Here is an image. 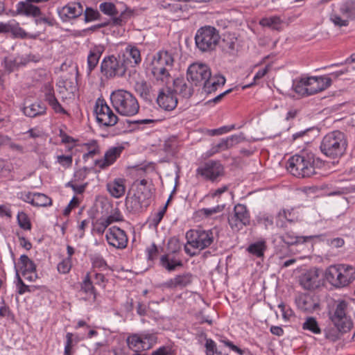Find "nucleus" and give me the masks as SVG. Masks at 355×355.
Returning a JSON list of instances; mask_svg holds the SVG:
<instances>
[{
  "label": "nucleus",
  "mask_w": 355,
  "mask_h": 355,
  "mask_svg": "<svg viewBox=\"0 0 355 355\" xmlns=\"http://www.w3.org/2000/svg\"><path fill=\"white\" fill-rule=\"evenodd\" d=\"M218 31L211 26L199 28L195 35L197 48L202 52H208L216 49L220 41Z\"/></svg>",
  "instance_id": "obj_7"
},
{
  "label": "nucleus",
  "mask_w": 355,
  "mask_h": 355,
  "mask_svg": "<svg viewBox=\"0 0 355 355\" xmlns=\"http://www.w3.org/2000/svg\"><path fill=\"white\" fill-rule=\"evenodd\" d=\"M293 90L301 96H309V86L306 78L295 80L292 86Z\"/></svg>",
  "instance_id": "obj_37"
},
{
  "label": "nucleus",
  "mask_w": 355,
  "mask_h": 355,
  "mask_svg": "<svg viewBox=\"0 0 355 355\" xmlns=\"http://www.w3.org/2000/svg\"><path fill=\"white\" fill-rule=\"evenodd\" d=\"M161 264L168 271L175 270L177 266H182V262L175 259H169L168 255H163L160 259Z\"/></svg>",
  "instance_id": "obj_39"
},
{
  "label": "nucleus",
  "mask_w": 355,
  "mask_h": 355,
  "mask_svg": "<svg viewBox=\"0 0 355 355\" xmlns=\"http://www.w3.org/2000/svg\"><path fill=\"white\" fill-rule=\"evenodd\" d=\"M174 64L173 55L167 51L156 53L150 62V71L157 80L166 81L170 78V71Z\"/></svg>",
  "instance_id": "obj_6"
},
{
  "label": "nucleus",
  "mask_w": 355,
  "mask_h": 355,
  "mask_svg": "<svg viewBox=\"0 0 355 355\" xmlns=\"http://www.w3.org/2000/svg\"><path fill=\"white\" fill-rule=\"evenodd\" d=\"M57 162L64 167L69 168L72 165V155H58L57 156Z\"/></svg>",
  "instance_id": "obj_61"
},
{
  "label": "nucleus",
  "mask_w": 355,
  "mask_h": 355,
  "mask_svg": "<svg viewBox=\"0 0 355 355\" xmlns=\"http://www.w3.org/2000/svg\"><path fill=\"white\" fill-rule=\"evenodd\" d=\"M46 0H26V1H19L16 5V11L15 15H24L26 17H37L41 15V11L39 7L33 5V3H40Z\"/></svg>",
  "instance_id": "obj_19"
},
{
  "label": "nucleus",
  "mask_w": 355,
  "mask_h": 355,
  "mask_svg": "<svg viewBox=\"0 0 355 355\" xmlns=\"http://www.w3.org/2000/svg\"><path fill=\"white\" fill-rule=\"evenodd\" d=\"M45 101L51 105L53 110L57 113L66 114V110L62 107L55 96L53 89L49 88L45 93Z\"/></svg>",
  "instance_id": "obj_34"
},
{
  "label": "nucleus",
  "mask_w": 355,
  "mask_h": 355,
  "mask_svg": "<svg viewBox=\"0 0 355 355\" xmlns=\"http://www.w3.org/2000/svg\"><path fill=\"white\" fill-rule=\"evenodd\" d=\"M71 259L65 258L58 264L57 268L60 273L67 274L71 268Z\"/></svg>",
  "instance_id": "obj_55"
},
{
  "label": "nucleus",
  "mask_w": 355,
  "mask_h": 355,
  "mask_svg": "<svg viewBox=\"0 0 355 355\" xmlns=\"http://www.w3.org/2000/svg\"><path fill=\"white\" fill-rule=\"evenodd\" d=\"M90 259L94 269L105 270L108 268L106 261L101 255H93Z\"/></svg>",
  "instance_id": "obj_44"
},
{
  "label": "nucleus",
  "mask_w": 355,
  "mask_h": 355,
  "mask_svg": "<svg viewBox=\"0 0 355 355\" xmlns=\"http://www.w3.org/2000/svg\"><path fill=\"white\" fill-rule=\"evenodd\" d=\"M297 308L305 313H313L320 309L319 300L315 295L301 294L295 298Z\"/></svg>",
  "instance_id": "obj_16"
},
{
  "label": "nucleus",
  "mask_w": 355,
  "mask_h": 355,
  "mask_svg": "<svg viewBox=\"0 0 355 355\" xmlns=\"http://www.w3.org/2000/svg\"><path fill=\"white\" fill-rule=\"evenodd\" d=\"M193 281V275L189 273H184L175 276L174 278L162 284V286L168 288H184L191 284Z\"/></svg>",
  "instance_id": "obj_23"
},
{
  "label": "nucleus",
  "mask_w": 355,
  "mask_h": 355,
  "mask_svg": "<svg viewBox=\"0 0 355 355\" xmlns=\"http://www.w3.org/2000/svg\"><path fill=\"white\" fill-rule=\"evenodd\" d=\"M211 70L207 64L193 63L187 69V80L196 86L207 81L211 78Z\"/></svg>",
  "instance_id": "obj_13"
},
{
  "label": "nucleus",
  "mask_w": 355,
  "mask_h": 355,
  "mask_svg": "<svg viewBox=\"0 0 355 355\" xmlns=\"http://www.w3.org/2000/svg\"><path fill=\"white\" fill-rule=\"evenodd\" d=\"M135 89L139 96L146 101H151L154 98L152 87L146 81L137 83Z\"/></svg>",
  "instance_id": "obj_31"
},
{
  "label": "nucleus",
  "mask_w": 355,
  "mask_h": 355,
  "mask_svg": "<svg viewBox=\"0 0 355 355\" xmlns=\"http://www.w3.org/2000/svg\"><path fill=\"white\" fill-rule=\"evenodd\" d=\"M17 222L19 227L25 230H30L31 229V224L28 216L23 211L19 212L17 214Z\"/></svg>",
  "instance_id": "obj_53"
},
{
  "label": "nucleus",
  "mask_w": 355,
  "mask_h": 355,
  "mask_svg": "<svg viewBox=\"0 0 355 355\" xmlns=\"http://www.w3.org/2000/svg\"><path fill=\"white\" fill-rule=\"evenodd\" d=\"M125 182L123 178H116L107 184V189L112 197L119 198L125 192Z\"/></svg>",
  "instance_id": "obj_27"
},
{
  "label": "nucleus",
  "mask_w": 355,
  "mask_h": 355,
  "mask_svg": "<svg viewBox=\"0 0 355 355\" xmlns=\"http://www.w3.org/2000/svg\"><path fill=\"white\" fill-rule=\"evenodd\" d=\"M83 12V6L77 1L70 2L58 10V15L63 21L76 19L80 17Z\"/></svg>",
  "instance_id": "obj_18"
},
{
  "label": "nucleus",
  "mask_w": 355,
  "mask_h": 355,
  "mask_svg": "<svg viewBox=\"0 0 355 355\" xmlns=\"http://www.w3.org/2000/svg\"><path fill=\"white\" fill-rule=\"evenodd\" d=\"M245 137H243V134L240 135H234L230 137H228L225 139H224L226 148L227 149H230L234 146L235 145L241 143V141H244Z\"/></svg>",
  "instance_id": "obj_52"
},
{
  "label": "nucleus",
  "mask_w": 355,
  "mask_h": 355,
  "mask_svg": "<svg viewBox=\"0 0 355 355\" xmlns=\"http://www.w3.org/2000/svg\"><path fill=\"white\" fill-rule=\"evenodd\" d=\"M157 103L162 109L171 111L175 109L178 104L175 94L169 88H164L159 92Z\"/></svg>",
  "instance_id": "obj_17"
},
{
  "label": "nucleus",
  "mask_w": 355,
  "mask_h": 355,
  "mask_svg": "<svg viewBox=\"0 0 355 355\" xmlns=\"http://www.w3.org/2000/svg\"><path fill=\"white\" fill-rule=\"evenodd\" d=\"M318 159L311 153L302 152L288 159V170L298 178H308L315 173V164Z\"/></svg>",
  "instance_id": "obj_2"
},
{
  "label": "nucleus",
  "mask_w": 355,
  "mask_h": 355,
  "mask_svg": "<svg viewBox=\"0 0 355 355\" xmlns=\"http://www.w3.org/2000/svg\"><path fill=\"white\" fill-rule=\"evenodd\" d=\"M74 352L75 351L73 349V334L69 332L66 334L64 355H73Z\"/></svg>",
  "instance_id": "obj_56"
},
{
  "label": "nucleus",
  "mask_w": 355,
  "mask_h": 355,
  "mask_svg": "<svg viewBox=\"0 0 355 355\" xmlns=\"http://www.w3.org/2000/svg\"><path fill=\"white\" fill-rule=\"evenodd\" d=\"M84 12L85 21H91L98 19L101 15L98 10H94L91 8H87Z\"/></svg>",
  "instance_id": "obj_59"
},
{
  "label": "nucleus",
  "mask_w": 355,
  "mask_h": 355,
  "mask_svg": "<svg viewBox=\"0 0 355 355\" xmlns=\"http://www.w3.org/2000/svg\"><path fill=\"white\" fill-rule=\"evenodd\" d=\"M84 146H86L87 150H88L87 153L83 155V159L85 160L89 157H93L94 155L100 153L99 146L95 140H92L89 143L85 144Z\"/></svg>",
  "instance_id": "obj_43"
},
{
  "label": "nucleus",
  "mask_w": 355,
  "mask_h": 355,
  "mask_svg": "<svg viewBox=\"0 0 355 355\" xmlns=\"http://www.w3.org/2000/svg\"><path fill=\"white\" fill-rule=\"evenodd\" d=\"M87 174V168L85 167L77 170L74 173V175H73L75 181L84 180L86 178Z\"/></svg>",
  "instance_id": "obj_63"
},
{
  "label": "nucleus",
  "mask_w": 355,
  "mask_h": 355,
  "mask_svg": "<svg viewBox=\"0 0 355 355\" xmlns=\"http://www.w3.org/2000/svg\"><path fill=\"white\" fill-rule=\"evenodd\" d=\"M127 65L124 60L117 59L114 55L105 57L101 63V71L107 78L125 75Z\"/></svg>",
  "instance_id": "obj_9"
},
{
  "label": "nucleus",
  "mask_w": 355,
  "mask_h": 355,
  "mask_svg": "<svg viewBox=\"0 0 355 355\" xmlns=\"http://www.w3.org/2000/svg\"><path fill=\"white\" fill-rule=\"evenodd\" d=\"M324 275L334 288H344L355 280V267L348 264L331 265L326 269Z\"/></svg>",
  "instance_id": "obj_1"
},
{
  "label": "nucleus",
  "mask_w": 355,
  "mask_h": 355,
  "mask_svg": "<svg viewBox=\"0 0 355 355\" xmlns=\"http://www.w3.org/2000/svg\"><path fill=\"white\" fill-rule=\"evenodd\" d=\"M314 236H297L293 232H287L279 236L281 241L288 246L303 243L312 239Z\"/></svg>",
  "instance_id": "obj_32"
},
{
  "label": "nucleus",
  "mask_w": 355,
  "mask_h": 355,
  "mask_svg": "<svg viewBox=\"0 0 355 355\" xmlns=\"http://www.w3.org/2000/svg\"><path fill=\"white\" fill-rule=\"evenodd\" d=\"M318 272L315 269H311L300 277V285L306 290H311L318 286Z\"/></svg>",
  "instance_id": "obj_25"
},
{
  "label": "nucleus",
  "mask_w": 355,
  "mask_h": 355,
  "mask_svg": "<svg viewBox=\"0 0 355 355\" xmlns=\"http://www.w3.org/2000/svg\"><path fill=\"white\" fill-rule=\"evenodd\" d=\"M231 229L239 231L250 223V215L247 207L242 204L234 206L233 212L228 217Z\"/></svg>",
  "instance_id": "obj_11"
},
{
  "label": "nucleus",
  "mask_w": 355,
  "mask_h": 355,
  "mask_svg": "<svg viewBox=\"0 0 355 355\" xmlns=\"http://www.w3.org/2000/svg\"><path fill=\"white\" fill-rule=\"evenodd\" d=\"M237 39L232 35H226L222 41V48L227 53H232L236 49Z\"/></svg>",
  "instance_id": "obj_40"
},
{
  "label": "nucleus",
  "mask_w": 355,
  "mask_h": 355,
  "mask_svg": "<svg viewBox=\"0 0 355 355\" xmlns=\"http://www.w3.org/2000/svg\"><path fill=\"white\" fill-rule=\"evenodd\" d=\"M225 83V78L223 76L217 74L211 78L204 83V90L207 94H211L217 90L218 87L224 85Z\"/></svg>",
  "instance_id": "obj_28"
},
{
  "label": "nucleus",
  "mask_w": 355,
  "mask_h": 355,
  "mask_svg": "<svg viewBox=\"0 0 355 355\" xmlns=\"http://www.w3.org/2000/svg\"><path fill=\"white\" fill-rule=\"evenodd\" d=\"M347 307L348 303L346 301L338 300L336 301L334 308L329 312L334 326L339 327L344 331H349L353 326L350 317L347 315Z\"/></svg>",
  "instance_id": "obj_8"
},
{
  "label": "nucleus",
  "mask_w": 355,
  "mask_h": 355,
  "mask_svg": "<svg viewBox=\"0 0 355 355\" xmlns=\"http://www.w3.org/2000/svg\"><path fill=\"white\" fill-rule=\"evenodd\" d=\"M130 15V10H125L122 12L119 17H114L113 18V22L116 25H122L123 23L126 22Z\"/></svg>",
  "instance_id": "obj_60"
},
{
  "label": "nucleus",
  "mask_w": 355,
  "mask_h": 355,
  "mask_svg": "<svg viewBox=\"0 0 355 355\" xmlns=\"http://www.w3.org/2000/svg\"><path fill=\"white\" fill-rule=\"evenodd\" d=\"M52 200L50 198L43 193H36L35 197L34 206L37 207H46L51 205Z\"/></svg>",
  "instance_id": "obj_51"
},
{
  "label": "nucleus",
  "mask_w": 355,
  "mask_h": 355,
  "mask_svg": "<svg viewBox=\"0 0 355 355\" xmlns=\"http://www.w3.org/2000/svg\"><path fill=\"white\" fill-rule=\"evenodd\" d=\"M309 86V96L322 92L328 88L331 84V78L327 76L306 78Z\"/></svg>",
  "instance_id": "obj_20"
},
{
  "label": "nucleus",
  "mask_w": 355,
  "mask_h": 355,
  "mask_svg": "<svg viewBox=\"0 0 355 355\" xmlns=\"http://www.w3.org/2000/svg\"><path fill=\"white\" fill-rule=\"evenodd\" d=\"M282 23V19L278 16H272L263 17L259 21V24L263 27H268L273 30H279V26Z\"/></svg>",
  "instance_id": "obj_36"
},
{
  "label": "nucleus",
  "mask_w": 355,
  "mask_h": 355,
  "mask_svg": "<svg viewBox=\"0 0 355 355\" xmlns=\"http://www.w3.org/2000/svg\"><path fill=\"white\" fill-rule=\"evenodd\" d=\"M99 9L104 14L110 16H116L118 11L115 5L110 2H104L100 4Z\"/></svg>",
  "instance_id": "obj_49"
},
{
  "label": "nucleus",
  "mask_w": 355,
  "mask_h": 355,
  "mask_svg": "<svg viewBox=\"0 0 355 355\" xmlns=\"http://www.w3.org/2000/svg\"><path fill=\"white\" fill-rule=\"evenodd\" d=\"M206 354L214 355L216 352V344L211 339H207L205 343Z\"/></svg>",
  "instance_id": "obj_64"
},
{
  "label": "nucleus",
  "mask_w": 355,
  "mask_h": 355,
  "mask_svg": "<svg viewBox=\"0 0 355 355\" xmlns=\"http://www.w3.org/2000/svg\"><path fill=\"white\" fill-rule=\"evenodd\" d=\"M266 250V245L264 241L255 242L250 244L248 248V251L257 257L263 256L264 251Z\"/></svg>",
  "instance_id": "obj_38"
},
{
  "label": "nucleus",
  "mask_w": 355,
  "mask_h": 355,
  "mask_svg": "<svg viewBox=\"0 0 355 355\" xmlns=\"http://www.w3.org/2000/svg\"><path fill=\"white\" fill-rule=\"evenodd\" d=\"M193 84L187 82L184 78H176L173 81L174 93L178 94L182 98H189L193 94Z\"/></svg>",
  "instance_id": "obj_21"
},
{
  "label": "nucleus",
  "mask_w": 355,
  "mask_h": 355,
  "mask_svg": "<svg viewBox=\"0 0 355 355\" xmlns=\"http://www.w3.org/2000/svg\"><path fill=\"white\" fill-rule=\"evenodd\" d=\"M16 277L17 279L16 286L19 295H23L26 292L31 293L34 291L35 286H28L26 285L21 279L17 270H16Z\"/></svg>",
  "instance_id": "obj_47"
},
{
  "label": "nucleus",
  "mask_w": 355,
  "mask_h": 355,
  "mask_svg": "<svg viewBox=\"0 0 355 355\" xmlns=\"http://www.w3.org/2000/svg\"><path fill=\"white\" fill-rule=\"evenodd\" d=\"M104 47L101 45L91 48L87 56V74L89 75L97 66L99 59L104 52Z\"/></svg>",
  "instance_id": "obj_26"
},
{
  "label": "nucleus",
  "mask_w": 355,
  "mask_h": 355,
  "mask_svg": "<svg viewBox=\"0 0 355 355\" xmlns=\"http://www.w3.org/2000/svg\"><path fill=\"white\" fill-rule=\"evenodd\" d=\"M123 150V146L111 147L105 152L104 159L96 160V164L101 168H105V167L110 166L120 156Z\"/></svg>",
  "instance_id": "obj_22"
},
{
  "label": "nucleus",
  "mask_w": 355,
  "mask_h": 355,
  "mask_svg": "<svg viewBox=\"0 0 355 355\" xmlns=\"http://www.w3.org/2000/svg\"><path fill=\"white\" fill-rule=\"evenodd\" d=\"M197 175L206 180L214 181L223 173V167L218 162L210 161L197 168Z\"/></svg>",
  "instance_id": "obj_15"
},
{
  "label": "nucleus",
  "mask_w": 355,
  "mask_h": 355,
  "mask_svg": "<svg viewBox=\"0 0 355 355\" xmlns=\"http://www.w3.org/2000/svg\"><path fill=\"white\" fill-rule=\"evenodd\" d=\"M299 214L294 211L293 209H282L277 214L276 225L277 227L284 228L286 227V221L293 223L299 220Z\"/></svg>",
  "instance_id": "obj_24"
},
{
  "label": "nucleus",
  "mask_w": 355,
  "mask_h": 355,
  "mask_svg": "<svg viewBox=\"0 0 355 355\" xmlns=\"http://www.w3.org/2000/svg\"><path fill=\"white\" fill-rule=\"evenodd\" d=\"M9 33H11L15 37L24 39L27 37L26 31L19 26V23L15 21H11Z\"/></svg>",
  "instance_id": "obj_46"
},
{
  "label": "nucleus",
  "mask_w": 355,
  "mask_h": 355,
  "mask_svg": "<svg viewBox=\"0 0 355 355\" xmlns=\"http://www.w3.org/2000/svg\"><path fill=\"white\" fill-rule=\"evenodd\" d=\"M112 104L116 111L121 115L132 116L138 113L139 103L135 96L125 89H117L110 95Z\"/></svg>",
  "instance_id": "obj_3"
},
{
  "label": "nucleus",
  "mask_w": 355,
  "mask_h": 355,
  "mask_svg": "<svg viewBox=\"0 0 355 355\" xmlns=\"http://www.w3.org/2000/svg\"><path fill=\"white\" fill-rule=\"evenodd\" d=\"M28 60L21 57L13 58L12 56L6 57L3 59L2 65L5 70L8 73H11L20 66H24Z\"/></svg>",
  "instance_id": "obj_29"
},
{
  "label": "nucleus",
  "mask_w": 355,
  "mask_h": 355,
  "mask_svg": "<svg viewBox=\"0 0 355 355\" xmlns=\"http://www.w3.org/2000/svg\"><path fill=\"white\" fill-rule=\"evenodd\" d=\"M187 243L191 247L203 250L211 245L214 240L212 230H191L187 232Z\"/></svg>",
  "instance_id": "obj_10"
},
{
  "label": "nucleus",
  "mask_w": 355,
  "mask_h": 355,
  "mask_svg": "<svg viewBox=\"0 0 355 355\" xmlns=\"http://www.w3.org/2000/svg\"><path fill=\"white\" fill-rule=\"evenodd\" d=\"M125 53L127 54V60L132 58L134 60L135 64H138L140 63L141 54L139 50L134 46H128L125 49Z\"/></svg>",
  "instance_id": "obj_48"
},
{
  "label": "nucleus",
  "mask_w": 355,
  "mask_h": 355,
  "mask_svg": "<svg viewBox=\"0 0 355 355\" xmlns=\"http://www.w3.org/2000/svg\"><path fill=\"white\" fill-rule=\"evenodd\" d=\"M146 184L147 180L145 179L134 182V193L132 196L129 193L125 198V206L130 211L137 212L149 205L151 191Z\"/></svg>",
  "instance_id": "obj_5"
},
{
  "label": "nucleus",
  "mask_w": 355,
  "mask_h": 355,
  "mask_svg": "<svg viewBox=\"0 0 355 355\" xmlns=\"http://www.w3.org/2000/svg\"><path fill=\"white\" fill-rule=\"evenodd\" d=\"M170 199H171V197L168 198L165 206L160 211H159L157 213H156L152 218L151 223L155 227H157L159 225V223L161 222V220H162L166 210L167 205H168Z\"/></svg>",
  "instance_id": "obj_57"
},
{
  "label": "nucleus",
  "mask_w": 355,
  "mask_h": 355,
  "mask_svg": "<svg viewBox=\"0 0 355 355\" xmlns=\"http://www.w3.org/2000/svg\"><path fill=\"white\" fill-rule=\"evenodd\" d=\"M348 331L342 330L339 327H328L324 330L326 338L331 341H336L340 338L341 334L346 333Z\"/></svg>",
  "instance_id": "obj_41"
},
{
  "label": "nucleus",
  "mask_w": 355,
  "mask_h": 355,
  "mask_svg": "<svg viewBox=\"0 0 355 355\" xmlns=\"http://www.w3.org/2000/svg\"><path fill=\"white\" fill-rule=\"evenodd\" d=\"M141 335L142 337L143 343L146 345V348L150 347L154 343H156L157 337L155 334L143 333L141 334Z\"/></svg>",
  "instance_id": "obj_58"
},
{
  "label": "nucleus",
  "mask_w": 355,
  "mask_h": 355,
  "mask_svg": "<svg viewBox=\"0 0 355 355\" xmlns=\"http://www.w3.org/2000/svg\"><path fill=\"white\" fill-rule=\"evenodd\" d=\"M340 14L349 20L355 19V1L347 0L339 7Z\"/></svg>",
  "instance_id": "obj_33"
},
{
  "label": "nucleus",
  "mask_w": 355,
  "mask_h": 355,
  "mask_svg": "<svg viewBox=\"0 0 355 355\" xmlns=\"http://www.w3.org/2000/svg\"><path fill=\"white\" fill-rule=\"evenodd\" d=\"M105 237L108 244L117 249H124L128 245V239L125 232L116 226L110 227Z\"/></svg>",
  "instance_id": "obj_14"
},
{
  "label": "nucleus",
  "mask_w": 355,
  "mask_h": 355,
  "mask_svg": "<svg viewBox=\"0 0 355 355\" xmlns=\"http://www.w3.org/2000/svg\"><path fill=\"white\" fill-rule=\"evenodd\" d=\"M142 340H143L141 334H132L128 337L127 343L130 348L141 347L144 349L146 348V345H144Z\"/></svg>",
  "instance_id": "obj_45"
},
{
  "label": "nucleus",
  "mask_w": 355,
  "mask_h": 355,
  "mask_svg": "<svg viewBox=\"0 0 355 355\" xmlns=\"http://www.w3.org/2000/svg\"><path fill=\"white\" fill-rule=\"evenodd\" d=\"M46 107L41 102H35L23 109L24 114L28 117H36L46 113Z\"/></svg>",
  "instance_id": "obj_30"
},
{
  "label": "nucleus",
  "mask_w": 355,
  "mask_h": 355,
  "mask_svg": "<svg viewBox=\"0 0 355 355\" xmlns=\"http://www.w3.org/2000/svg\"><path fill=\"white\" fill-rule=\"evenodd\" d=\"M94 112L97 122L101 125L113 126L118 122V116L103 99L98 98L96 101Z\"/></svg>",
  "instance_id": "obj_12"
},
{
  "label": "nucleus",
  "mask_w": 355,
  "mask_h": 355,
  "mask_svg": "<svg viewBox=\"0 0 355 355\" xmlns=\"http://www.w3.org/2000/svg\"><path fill=\"white\" fill-rule=\"evenodd\" d=\"M347 146L345 134L335 130L327 134L320 144L321 152L328 157L336 159L344 155Z\"/></svg>",
  "instance_id": "obj_4"
},
{
  "label": "nucleus",
  "mask_w": 355,
  "mask_h": 355,
  "mask_svg": "<svg viewBox=\"0 0 355 355\" xmlns=\"http://www.w3.org/2000/svg\"><path fill=\"white\" fill-rule=\"evenodd\" d=\"M302 329L309 330L313 334H318L321 332L318 323L313 317H308L302 324Z\"/></svg>",
  "instance_id": "obj_42"
},
{
  "label": "nucleus",
  "mask_w": 355,
  "mask_h": 355,
  "mask_svg": "<svg viewBox=\"0 0 355 355\" xmlns=\"http://www.w3.org/2000/svg\"><path fill=\"white\" fill-rule=\"evenodd\" d=\"M19 263L21 265L20 270L22 275L29 274L30 272H35L36 270V265L26 254L21 255Z\"/></svg>",
  "instance_id": "obj_35"
},
{
  "label": "nucleus",
  "mask_w": 355,
  "mask_h": 355,
  "mask_svg": "<svg viewBox=\"0 0 355 355\" xmlns=\"http://www.w3.org/2000/svg\"><path fill=\"white\" fill-rule=\"evenodd\" d=\"M330 21L336 26L343 27L347 26L349 25V19L343 15L340 16L338 13L334 12L330 15Z\"/></svg>",
  "instance_id": "obj_50"
},
{
  "label": "nucleus",
  "mask_w": 355,
  "mask_h": 355,
  "mask_svg": "<svg viewBox=\"0 0 355 355\" xmlns=\"http://www.w3.org/2000/svg\"><path fill=\"white\" fill-rule=\"evenodd\" d=\"M81 290L86 293L94 294V287L92 282L91 281L89 273H87L85 277L81 284Z\"/></svg>",
  "instance_id": "obj_54"
},
{
  "label": "nucleus",
  "mask_w": 355,
  "mask_h": 355,
  "mask_svg": "<svg viewBox=\"0 0 355 355\" xmlns=\"http://www.w3.org/2000/svg\"><path fill=\"white\" fill-rule=\"evenodd\" d=\"M35 23L36 24H40L42 23H44L48 24L50 26H53L56 24V21L52 17H40V15L39 17H36Z\"/></svg>",
  "instance_id": "obj_62"
}]
</instances>
